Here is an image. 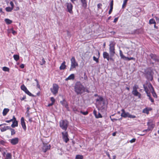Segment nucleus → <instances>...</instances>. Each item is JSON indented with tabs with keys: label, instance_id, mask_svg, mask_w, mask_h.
<instances>
[{
	"label": "nucleus",
	"instance_id": "f257e3e1",
	"mask_svg": "<svg viewBox=\"0 0 159 159\" xmlns=\"http://www.w3.org/2000/svg\"><path fill=\"white\" fill-rule=\"evenodd\" d=\"M75 89L77 94H81L86 91L88 92V89L79 82L76 83L75 86Z\"/></svg>",
	"mask_w": 159,
	"mask_h": 159
},
{
	"label": "nucleus",
	"instance_id": "f03ea898",
	"mask_svg": "<svg viewBox=\"0 0 159 159\" xmlns=\"http://www.w3.org/2000/svg\"><path fill=\"white\" fill-rule=\"evenodd\" d=\"M68 124L69 122L66 120H62L59 122L60 127L65 131L66 130Z\"/></svg>",
	"mask_w": 159,
	"mask_h": 159
},
{
	"label": "nucleus",
	"instance_id": "7ed1b4c3",
	"mask_svg": "<svg viewBox=\"0 0 159 159\" xmlns=\"http://www.w3.org/2000/svg\"><path fill=\"white\" fill-rule=\"evenodd\" d=\"M109 53L111 56L113 57L115 54V43L113 42H111L109 44Z\"/></svg>",
	"mask_w": 159,
	"mask_h": 159
},
{
	"label": "nucleus",
	"instance_id": "20e7f679",
	"mask_svg": "<svg viewBox=\"0 0 159 159\" xmlns=\"http://www.w3.org/2000/svg\"><path fill=\"white\" fill-rule=\"evenodd\" d=\"M122 113L121 114V116L124 118H126L127 117L134 118L136 117V116L134 115H132L130 114L129 112H126L124 109H122L121 110Z\"/></svg>",
	"mask_w": 159,
	"mask_h": 159
},
{
	"label": "nucleus",
	"instance_id": "39448f33",
	"mask_svg": "<svg viewBox=\"0 0 159 159\" xmlns=\"http://www.w3.org/2000/svg\"><path fill=\"white\" fill-rule=\"evenodd\" d=\"M96 102L97 104L98 105L99 107L102 108H104V107H103L102 105H101L102 103L104 105L105 103L102 97L98 96V98L96 99Z\"/></svg>",
	"mask_w": 159,
	"mask_h": 159
},
{
	"label": "nucleus",
	"instance_id": "423d86ee",
	"mask_svg": "<svg viewBox=\"0 0 159 159\" xmlns=\"http://www.w3.org/2000/svg\"><path fill=\"white\" fill-rule=\"evenodd\" d=\"M71 66L70 68V70H71V69L75 68L76 66H78V64L77 62L76 61L75 58L74 57H72L71 60Z\"/></svg>",
	"mask_w": 159,
	"mask_h": 159
},
{
	"label": "nucleus",
	"instance_id": "0eeeda50",
	"mask_svg": "<svg viewBox=\"0 0 159 159\" xmlns=\"http://www.w3.org/2000/svg\"><path fill=\"white\" fill-rule=\"evenodd\" d=\"M119 52H120V56L121 59H122L125 60H127V61H130L131 60H133L134 61L135 60V58L133 57H131L130 58H129V57H128L125 56L123 54V53L121 50H119Z\"/></svg>",
	"mask_w": 159,
	"mask_h": 159
},
{
	"label": "nucleus",
	"instance_id": "6e6552de",
	"mask_svg": "<svg viewBox=\"0 0 159 159\" xmlns=\"http://www.w3.org/2000/svg\"><path fill=\"white\" fill-rule=\"evenodd\" d=\"M58 85L55 84H53L52 88L51 89V90L53 94L56 95L58 93Z\"/></svg>",
	"mask_w": 159,
	"mask_h": 159
},
{
	"label": "nucleus",
	"instance_id": "1a4fd4ad",
	"mask_svg": "<svg viewBox=\"0 0 159 159\" xmlns=\"http://www.w3.org/2000/svg\"><path fill=\"white\" fill-rule=\"evenodd\" d=\"M20 88L21 89L24 91L26 93L30 96H32V94L29 91L24 85L23 84L22 85Z\"/></svg>",
	"mask_w": 159,
	"mask_h": 159
},
{
	"label": "nucleus",
	"instance_id": "9d476101",
	"mask_svg": "<svg viewBox=\"0 0 159 159\" xmlns=\"http://www.w3.org/2000/svg\"><path fill=\"white\" fill-rule=\"evenodd\" d=\"M66 5L67 7L68 11L70 13H72V9L73 8V6L72 4L70 3L67 2L66 3Z\"/></svg>",
	"mask_w": 159,
	"mask_h": 159
},
{
	"label": "nucleus",
	"instance_id": "9b49d317",
	"mask_svg": "<svg viewBox=\"0 0 159 159\" xmlns=\"http://www.w3.org/2000/svg\"><path fill=\"white\" fill-rule=\"evenodd\" d=\"M62 138L63 139L64 141L66 143H67V142L69 140V139L68 137V135L67 132H62Z\"/></svg>",
	"mask_w": 159,
	"mask_h": 159
},
{
	"label": "nucleus",
	"instance_id": "f8f14e48",
	"mask_svg": "<svg viewBox=\"0 0 159 159\" xmlns=\"http://www.w3.org/2000/svg\"><path fill=\"white\" fill-rule=\"evenodd\" d=\"M10 143L13 145H15L18 143L19 141V139L18 138H15L11 139L9 140Z\"/></svg>",
	"mask_w": 159,
	"mask_h": 159
},
{
	"label": "nucleus",
	"instance_id": "ddd939ff",
	"mask_svg": "<svg viewBox=\"0 0 159 159\" xmlns=\"http://www.w3.org/2000/svg\"><path fill=\"white\" fill-rule=\"evenodd\" d=\"M51 148V146L50 145H48L47 144H44L42 148V150L43 151L45 152L49 150Z\"/></svg>",
	"mask_w": 159,
	"mask_h": 159
},
{
	"label": "nucleus",
	"instance_id": "4468645a",
	"mask_svg": "<svg viewBox=\"0 0 159 159\" xmlns=\"http://www.w3.org/2000/svg\"><path fill=\"white\" fill-rule=\"evenodd\" d=\"M150 57L151 59L154 60L156 61L159 62V57L157 56L155 54H150Z\"/></svg>",
	"mask_w": 159,
	"mask_h": 159
},
{
	"label": "nucleus",
	"instance_id": "2eb2a0df",
	"mask_svg": "<svg viewBox=\"0 0 159 159\" xmlns=\"http://www.w3.org/2000/svg\"><path fill=\"white\" fill-rule=\"evenodd\" d=\"M148 86L151 92L152 93L153 97L155 98H157V95L154 91V89L152 86L151 84H150Z\"/></svg>",
	"mask_w": 159,
	"mask_h": 159
},
{
	"label": "nucleus",
	"instance_id": "dca6fc26",
	"mask_svg": "<svg viewBox=\"0 0 159 159\" xmlns=\"http://www.w3.org/2000/svg\"><path fill=\"white\" fill-rule=\"evenodd\" d=\"M21 124L22 127L24 131H25L26 129V127L25 123V122L24 118L23 117H22L21 118Z\"/></svg>",
	"mask_w": 159,
	"mask_h": 159
},
{
	"label": "nucleus",
	"instance_id": "f3484780",
	"mask_svg": "<svg viewBox=\"0 0 159 159\" xmlns=\"http://www.w3.org/2000/svg\"><path fill=\"white\" fill-rule=\"evenodd\" d=\"M13 120L12 121V124L11 125V126L14 128L15 127H17L18 125V122L16 120V119L15 116H13Z\"/></svg>",
	"mask_w": 159,
	"mask_h": 159
},
{
	"label": "nucleus",
	"instance_id": "a211bd4d",
	"mask_svg": "<svg viewBox=\"0 0 159 159\" xmlns=\"http://www.w3.org/2000/svg\"><path fill=\"white\" fill-rule=\"evenodd\" d=\"M132 93L134 96L138 97L140 99L141 98V95L140 93L137 91V90L132 91Z\"/></svg>",
	"mask_w": 159,
	"mask_h": 159
},
{
	"label": "nucleus",
	"instance_id": "6ab92c4d",
	"mask_svg": "<svg viewBox=\"0 0 159 159\" xmlns=\"http://www.w3.org/2000/svg\"><path fill=\"white\" fill-rule=\"evenodd\" d=\"M103 56L104 59H106L107 61H109L110 60L109 59V55L107 52H104L103 53Z\"/></svg>",
	"mask_w": 159,
	"mask_h": 159
},
{
	"label": "nucleus",
	"instance_id": "aec40b11",
	"mask_svg": "<svg viewBox=\"0 0 159 159\" xmlns=\"http://www.w3.org/2000/svg\"><path fill=\"white\" fill-rule=\"evenodd\" d=\"M147 125L148 128L150 130H152L154 126V125L151 123L150 122H148L147 123Z\"/></svg>",
	"mask_w": 159,
	"mask_h": 159
},
{
	"label": "nucleus",
	"instance_id": "412c9836",
	"mask_svg": "<svg viewBox=\"0 0 159 159\" xmlns=\"http://www.w3.org/2000/svg\"><path fill=\"white\" fill-rule=\"evenodd\" d=\"M75 78V75L73 74H71L65 80L66 81L68 80H73Z\"/></svg>",
	"mask_w": 159,
	"mask_h": 159
},
{
	"label": "nucleus",
	"instance_id": "4be33fe9",
	"mask_svg": "<svg viewBox=\"0 0 159 159\" xmlns=\"http://www.w3.org/2000/svg\"><path fill=\"white\" fill-rule=\"evenodd\" d=\"M10 128L9 126H4L3 127H1L0 128L1 131V132H4L7 129Z\"/></svg>",
	"mask_w": 159,
	"mask_h": 159
},
{
	"label": "nucleus",
	"instance_id": "5701e85b",
	"mask_svg": "<svg viewBox=\"0 0 159 159\" xmlns=\"http://www.w3.org/2000/svg\"><path fill=\"white\" fill-rule=\"evenodd\" d=\"M66 62L65 61H63L61 64V66L59 67V69L60 70H64L65 69L66 67V65H65Z\"/></svg>",
	"mask_w": 159,
	"mask_h": 159
},
{
	"label": "nucleus",
	"instance_id": "b1692460",
	"mask_svg": "<svg viewBox=\"0 0 159 159\" xmlns=\"http://www.w3.org/2000/svg\"><path fill=\"white\" fill-rule=\"evenodd\" d=\"M113 1L112 0L111 1L110 4V8L109 11V14H110L111 13L112 9L113 8Z\"/></svg>",
	"mask_w": 159,
	"mask_h": 159
},
{
	"label": "nucleus",
	"instance_id": "393cba45",
	"mask_svg": "<svg viewBox=\"0 0 159 159\" xmlns=\"http://www.w3.org/2000/svg\"><path fill=\"white\" fill-rule=\"evenodd\" d=\"M93 113L96 117L97 118H100L102 117L101 114L99 113H98V115L96 114V111L95 110L93 111Z\"/></svg>",
	"mask_w": 159,
	"mask_h": 159
},
{
	"label": "nucleus",
	"instance_id": "a878e982",
	"mask_svg": "<svg viewBox=\"0 0 159 159\" xmlns=\"http://www.w3.org/2000/svg\"><path fill=\"white\" fill-rule=\"evenodd\" d=\"M9 110L8 108H4L2 112V114L3 116H5L9 112Z\"/></svg>",
	"mask_w": 159,
	"mask_h": 159
},
{
	"label": "nucleus",
	"instance_id": "bb28decb",
	"mask_svg": "<svg viewBox=\"0 0 159 159\" xmlns=\"http://www.w3.org/2000/svg\"><path fill=\"white\" fill-rule=\"evenodd\" d=\"M81 1L82 3L83 7L84 8H86L87 6V4L86 0H81Z\"/></svg>",
	"mask_w": 159,
	"mask_h": 159
},
{
	"label": "nucleus",
	"instance_id": "cd10ccee",
	"mask_svg": "<svg viewBox=\"0 0 159 159\" xmlns=\"http://www.w3.org/2000/svg\"><path fill=\"white\" fill-rule=\"evenodd\" d=\"M4 20L6 23L8 25L10 24L12 22V20L8 19H5Z\"/></svg>",
	"mask_w": 159,
	"mask_h": 159
},
{
	"label": "nucleus",
	"instance_id": "c85d7f7f",
	"mask_svg": "<svg viewBox=\"0 0 159 159\" xmlns=\"http://www.w3.org/2000/svg\"><path fill=\"white\" fill-rule=\"evenodd\" d=\"M12 158V156L11 153H8L6 155V157L5 159H11Z\"/></svg>",
	"mask_w": 159,
	"mask_h": 159
},
{
	"label": "nucleus",
	"instance_id": "c756f323",
	"mask_svg": "<svg viewBox=\"0 0 159 159\" xmlns=\"http://www.w3.org/2000/svg\"><path fill=\"white\" fill-rule=\"evenodd\" d=\"M149 23L150 24H156V22H155L154 19L152 18V19H150L149 20Z\"/></svg>",
	"mask_w": 159,
	"mask_h": 159
},
{
	"label": "nucleus",
	"instance_id": "7c9ffc66",
	"mask_svg": "<svg viewBox=\"0 0 159 159\" xmlns=\"http://www.w3.org/2000/svg\"><path fill=\"white\" fill-rule=\"evenodd\" d=\"M14 59L16 61H18L19 59V55H13Z\"/></svg>",
	"mask_w": 159,
	"mask_h": 159
},
{
	"label": "nucleus",
	"instance_id": "2f4dec72",
	"mask_svg": "<svg viewBox=\"0 0 159 159\" xmlns=\"http://www.w3.org/2000/svg\"><path fill=\"white\" fill-rule=\"evenodd\" d=\"M64 106L66 107H67V105L66 103V101L63 100L60 102Z\"/></svg>",
	"mask_w": 159,
	"mask_h": 159
},
{
	"label": "nucleus",
	"instance_id": "473e14b6",
	"mask_svg": "<svg viewBox=\"0 0 159 159\" xmlns=\"http://www.w3.org/2000/svg\"><path fill=\"white\" fill-rule=\"evenodd\" d=\"M13 8L10 7H6L5 8L7 12H11L13 10Z\"/></svg>",
	"mask_w": 159,
	"mask_h": 159
},
{
	"label": "nucleus",
	"instance_id": "72a5a7b5",
	"mask_svg": "<svg viewBox=\"0 0 159 159\" xmlns=\"http://www.w3.org/2000/svg\"><path fill=\"white\" fill-rule=\"evenodd\" d=\"M133 90L132 91H137V89H139V86L136 85L135 84L133 87Z\"/></svg>",
	"mask_w": 159,
	"mask_h": 159
},
{
	"label": "nucleus",
	"instance_id": "f704fd0d",
	"mask_svg": "<svg viewBox=\"0 0 159 159\" xmlns=\"http://www.w3.org/2000/svg\"><path fill=\"white\" fill-rule=\"evenodd\" d=\"M83 157L82 155H78L76 156V159H83Z\"/></svg>",
	"mask_w": 159,
	"mask_h": 159
},
{
	"label": "nucleus",
	"instance_id": "c9c22d12",
	"mask_svg": "<svg viewBox=\"0 0 159 159\" xmlns=\"http://www.w3.org/2000/svg\"><path fill=\"white\" fill-rule=\"evenodd\" d=\"M2 70L3 71H5L9 72V68L6 66L3 67L2 68Z\"/></svg>",
	"mask_w": 159,
	"mask_h": 159
},
{
	"label": "nucleus",
	"instance_id": "e433bc0d",
	"mask_svg": "<svg viewBox=\"0 0 159 159\" xmlns=\"http://www.w3.org/2000/svg\"><path fill=\"white\" fill-rule=\"evenodd\" d=\"M143 113H146L147 114H149V111L146 108L143 109Z\"/></svg>",
	"mask_w": 159,
	"mask_h": 159
},
{
	"label": "nucleus",
	"instance_id": "4c0bfd02",
	"mask_svg": "<svg viewBox=\"0 0 159 159\" xmlns=\"http://www.w3.org/2000/svg\"><path fill=\"white\" fill-rule=\"evenodd\" d=\"M6 142L3 140H0V144L4 145H5Z\"/></svg>",
	"mask_w": 159,
	"mask_h": 159
},
{
	"label": "nucleus",
	"instance_id": "58836bf2",
	"mask_svg": "<svg viewBox=\"0 0 159 159\" xmlns=\"http://www.w3.org/2000/svg\"><path fill=\"white\" fill-rule=\"evenodd\" d=\"M143 88H144V91L146 93L148 92V89L147 86H145V85H143Z\"/></svg>",
	"mask_w": 159,
	"mask_h": 159
},
{
	"label": "nucleus",
	"instance_id": "ea45409f",
	"mask_svg": "<svg viewBox=\"0 0 159 159\" xmlns=\"http://www.w3.org/2000/svg\"><path fill=\"white\" fill-rule=\"evenodd\" d=\"M11 33L14 35H15L16 34V32L13 30V28L11 29Z\"/></svg>",
	"mask_w": 159,
	"mask_h": 159
},
{
	"label": "nucleus",
	"instance_id": "a19ab883",
	"mask_svg": "<svg viewBox=\"0 0 159 159\" xmlns=\"http://www.w3.org/2000/svg\"><path fill=\"white\" fill-rule=\"evenodd\" d=\"M80 113L84 115H87L88 113V111H86L84 112L80 111Z\"/></svg>",
	"mask_w": 159,
	"mask_h": 159
},
{
	"label": "nucleus",
	"instance_id": "79ce46f5",
	"mask_svg": "<svg viewBox=\"0 0 159 159\" xmlns=\"http://www.w3.org/2000/svg\"><path fill=\"white\" fill-rule=\"evenodd\" d=\"M11 129V135H13L14 134L16 133L14 129Z\"/></svg>",
	"mask_w": 159,
	"mask_h": 159
},
{
	"label": "nucleus",
	"instance_id": "37998d69",
	"mask_svg": "<svg viewBox=\"0 0 159 159\" xmlns=\"http://www.w3.org/2000/svg\"><path fill=\"white\" fill-rule=\"evenodd\" d=\"M127 3V2L124 1H123V3L122 6V8H124L125 7L126 4Z\"/></svg>",
	"mask_w": 159,
	"mask_h": 159
},
{
	"label": "nucleus",
	"instance_id": "c03bdc74",
	"mask_svg": "<svg viewBox=\"0 0 159 159\" xmlns=\"http://www.w3.org/2000/svg\"><path fill=\"white\" fill-rule=\"evenodd\" d=\"M50 99L52 102L53 103H54L55 102V99H54V98L53 97H52Z\"/></svg>",
	"mask_w": 159,
	"mask_h": 159
},
{
	"label": "nucleus",
	"instance_id": "a18cd8bd",
	"mask_svg": "<svg viewBox=\"0 0 159 159\" xmlns=\"http://www.w3.org/2000/svg\"><path fill=\"white\" fill-rule=\"evenodd\" d=\"M42 63L41 64V65H43L45 64L46 61L44 58L42 59Z\"/></svg>",
	"mask_w": 159,
	"mask_h": 159
},
{
	"label": "nucleus",
	"instance_id": "49530a36",
	"mask_svg": "<svg viewBox=\"0 0 159 159\" xmlns=\"http://www.w3.org/2000/svg\"><path fill=\"white\" fill-rule=\"evenodd\" d=\"M135 140H136V139L135 138H133L129 142L130 143H132L135 142Z\"/></svg>",
	"mask_w": 159,
	"mask_h": 159
},
{
	"label": "nucleus",
	"instance_id": "de8ad7c7",
	"mask_svg": "<svg viewBox=\"0 0 159 159\" xmlns=\"http://www.w3.org/2000/svg\"><path fill=\"white\" fill-rule=\"evenodd\" d=\"M93 60L95 61L96 62H98V58H97L95 56L93 57Z\"/></svg>",
	"mask_w": 159,
	"mask_h": 159
},
{
	"label": "nucleus",
	"instance_id": "09e8293b",
	"mask_svg": "<svg viewBox=\"0 0 159 159\" xmlns=\"http://www.w3.org/2000/svg\"><path fill=\"white\" fill-rule=\"evenodd\" d=\"M10 4L11 6V7H12V8H13L14 5L13 2L12 1L10 2Z\"/></svg>",
	"mask_w": 159,
	"mask_h": 159
},
{
	"label": "nucleus",
	"instance_id": "8fccbe9b",
	"mask_svg": "<svg viewBox=\"0 0 159 159\" xmlns=\"http://www.w3.org/2000/svg\"><path fill=\"white\" fill-rule=\"evenodd\" d=\"M102 4L101 3H99L97 5V7L98 8L100 9L102 6Z\"/></svg>",
	"mask_w": 159,
	"mask_h": 159
},
{
	"label": "nucleus",
	"instance_id": "3c124183",
	"mask_svg": "<svg viewBox=\"0 0 159 159\" xmlns=\"http://www.w3.org/2000/svg\"><path fill=\"white\" fill-rule=\"evenodd\" d=\"M110 118H111V120L112 121H113V122H114V121H116V120H118V119H115V118H114V119H112V118H111V116H110Z\"/></svg>",
	"mask_w": 159,
	"mask_h": 159
},
{
	"label": "nucleus",
	"instance_id": "603ef678",
	"mask_svg": "<svg viewBox=\"0 0 159 159\" xmlns=\"http://www.w3.org/2000/svg\"><path fill=\"white\" fill-rule=\"evenodd\" d=\"M149 99L152 102H154V100L152 98L151 96L149 97Z\"/></svg>",
	"mask_w": 159,
	"mask_h": 159
},
{
	"label": "nucleus",
	"instance_id": "864d4df0",
	"mask_svg": "<svg viewBox=\"0 0 159 159\" xmlns=\"http://www.w3.org/2000/svg\"><path fill=\"white\" fill-rule=\"evenodd\" d=\"M13 120V118L12 119H11L9 120H6V122L7 123H9L11 122Z\"/></svg>",
	"mask_w": 159,
	"mask_h": 159
},
{
	"label": "nucleus",
	"instance_id": "5fc2aeb1",
	"mask_svg": "<svg viewBox=\"0 0 159 159\" xmlns=\"http://www.w3.org/2000/svg\"><path fill=\"white\" fill-rule=\"evenodd\" d=\"M118 17H116L115 18L113 22L114 23H116L118 20Z\"/></svg>",
	"mask_w": 159,
	"mask_h": 159
},
{
	"label": "nucleus",
	"instance_id": "6e6d98bb",
	"mask_svg": "<svg viewBox=\"0 0 159 159\" xmlns=\"http://www.w3.org/2000/svg\"><path fill=\"white\" fill-rule=\"evenodd\" d=\"M146 93H147V96L149 97H151V94L150 93L148 92H146Z\"/></svg>",
	"mask_w": 159,
	"mask_h": 159
},
{
	"label": "nucleus",
	"instance_id": "4d7b16f0",
	"mask_svg": "<svg viewBox=\"0 0 159 159\" xmlns=\"http://www.w3.org/2000/svg\"><path fill=\"white\" fill-rule=\"evenodd\" d=\"M146 93H147V96L149 97H151V94L150 93L148 92H146Z\"/></svg>",
	"mask_w": 159,
	"mask_h": 159
},
{
	"label": "nucleus",
	"instance_id": "13d9d810",
	"mask_svg": "<svg viewBox=\"0 0 159 159\" xmlns=\"http://www.w3.org/2000/svg\"><path fill=\"white\" fill-rule=\"evenodd\" d=\"M24 66H25L23 64H21L20 66V67L22 69L24 68Z\"/></svg>",
	"mask_w": 159,
	"mask_h": 159
},
{
	"label": "nucleus",
	"instance_id": "bf43d9fd",
	"mask_svg": "<svg viewBox=\"0 0 159 159\" xmlns=\"http://www.w3.org/2000/svg\"><path fill=\"white\" fill-rule=\"evenodd\" d=\"M146 108L148 109V111H151L152 110V108L151 107H147Z\"/></svg>",
	"mask_w": 159,
	"mask_h": 159
},
{
	"label": "nucleus",
	"instance_id": "052dcab7",
	"mask_svg": "<svg viewBox=\"0 0 159 159\" xmlns=\"http://www.w3.org/2000/svg\"><path fill=\"white\" fill-rule=\"evenodd\" d=\"M67 35L68 36L70 37L71 36L70 32L68 31H67Z\"/></svg>",
	"mask_w": 159,
	"mask_h": 159
},
{
	"label": "nucleus",
	"instance_id": "680f3d73",
	"mask_svg": "<svg viewBox=\"0 0 159 159\" xmlns=\"http://www.w3.org/2000/svg\"><path fill=\"white\" fill-rule=\"evenodd\" d=\"M149 130H150L148 128L147 129L143 130V132H147V131H149Z\"/></svg>",
	"mask_w": 159,
	"mask_h": 159
},
{
	"label": "nucleus",
	"instance_id": "e2e57ef3",
	"mask_svg": "<svg viewBox=\"0 0 159 159\" xmlns=\"http://www.w3.org/2000/svg\"><path fill=\"white\" fill-rule=\"evenodd\" d=\"M37 87L39 89L40 88V85L39 83H37Z\"/></svg>",
	"mask_w": 159,
	"mask_h": 159
},
{
	"label": "nucleus",
	"instance_id": "0e129e2a",
	"mask_svg": "<svg viewBox=\"0 0 159 159\" xmlns=\"http://www.w3.org/2000/svg\"><path fill=\"white\" fill-rule=\"evenodd\" d=\"M29 121L30 122H32V118H29Z\"/></svg>",
	"mask_w": 159,
	"mask_h": 159
},
{
	"label": "nucleus",
	"instance_id": "69168bd1",
	"mask_svg": "<svg viewBox=\"0 0 159 159\" xmlns=\"http://www.w3.org/2000/svg\"><path fill=\"white\" fill-rule=\"evenodd\" d=\"M25 98H26L25 97L23 96L22 98H20V100L22 101V100H24Z\"/></svg>",
	"mask_w": 159,
	"mask_h": 159
},
{
	"label": "nucleus",
	"instance_id": "338daca9",
	"mask_svg": "<svg viewBox=\"0 0 159 159\" xmlns=\"http://www.w3.org/2000/svg\"><path fill=\"white\" fill-rule=\"evenodd\" d=\"M54 104V103H49V104L48 105V107H50V106H52L53 104Z\"/></svg>",
	"mask_w": 159,
	"mask_h": 159
},
{
	"label": "nucleus",
	"instance_id": "774afa93",
	"mask_svg": "<svg viewBox=\"0 0 159 159\" xmlns=\"http://www.w3.org/2000/svg\"><path fill=\"white\" fill-rule=\"evenodd\" d=\"M155 18L158 21V22L159 21V17L158 18V17L157 16H155Z\"/></svg>",
	"mask_w": 159,
	"mask_h": 159
}]
</instances>
